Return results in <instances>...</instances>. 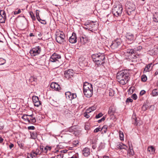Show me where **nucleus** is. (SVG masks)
Here are the masks:
<instances>
[{
	"label": "nucleus",
	"mask_w": 158,
	"mask_h": 158,
	"mask_svg": "<svg viewBox=\"0 0 158 158\" xmlns=\"http://www.w3.org/2000/svg\"><path fill=\"white\" fill-rule=\"evenodd\" d=\"M63 157V155L60 154L57 155L56 158H62Z\"/></svg>",
	"instance_id": "54"
},
{
	"label": "nucleus",
	"mask_w": 158,
	"mask_h": 158,
	"mask_svg": "<svg viewBox=\"0 0 158 158\" xmlns=\"http://www.w3.org/2000/svg\"><path fill=\"white\" fill-rule=\"evenodd\" d=\"M96 109V107L95 106H91L89 108L87 109L86 110L88 113H91L92 111Z\"/></svg>",
	"instance_id": "26"
},
{
	"label": "nucleus",
	"mask_w": 158,
	"mask_h": 158,
	"mask_svg": "<svg viewBox=\"0 0 158 158\" xmlns=\"http://www.w3.org/2000/svg\"><path fill=\"white\" fill-rule=\"evenodd\" d=\"M115 111L116 108L114 106H110L109 108L108 114L110 116L114 115L115 113Z\"/></svg>",
	"instance_id": "15"
},
{
	"label": "nucleus",
	"mask_w": 158,
	"mask_h": 158,
	"mask_svg": "<svg viewBox=\"0 0 158 158\" xmlns=\"http://www.w3.org/2000/svg\"><path fill=\"white\" fill-rule=\"evenodd\" d=\"M89 113H88V111H87V110H86L84 114V116L86 118H89L90 117L89 115Z\"/></svg>",
	"instance_id": "38"
},
{
	"label": "nucleus",
	"mask_w": 158,
	"mask_h": 158,
	"mask_svg": "<svg viewBox=\"0 0 158 158\" xmlns=\"http://www.w3.org/2000/svg\"><path fill=\"white\" fill-rule=\"evenodd\" d=\"M29 115L27 114H24L23 116H22V118L25 120H27L28 122V121H29V117H28V116H29Z\"/></svg>",
	"instance_id": "35"
},
{
	"label": "nucleus",
	"mask_w": 158,
	"mask_h": 158,
	"mask_svg": "<svg viewBox=\"0 0 158 158\" xmlns=\"http://www.w3.org/2000/svg\"><path fill=\"white\" fill-rule=\"evenodd\" d=\"M90 153V149L87 148H84L83 150V154L85 156H88Z\"/></svg>",
	"instance_id": "18"
},
{
	"label": "nucleus",
	"mask_w": 158,
	"mask_h": 158,
	"mask_svg": "<svg viewBox=\"0 0 158 158\" xmlns=\"http://www.w3.org/2000/svg\"><path fill=\"white\" fill-rule=\"evenodd\" d=\"M27 158H33V156L31 154H28L27 156Z\"/></svg>",
	"instance_id": "53"
},
{
	"label": "nucleus",
	"mask_w": 158,
	"mask_h": 158,
	"mask_svg": "<svg viewBox=\"0 0 158 158\" xmlns=\"http://www.w3.org/2000/svg\"><path fill=\"white\" fill-rule=\"evenodd\" d=\"M69 42L72 44H74L77 42V37L75 33L73 32L72 35L69 37Z\"/></svg>",
	"instance_id": "13"
},
{
	"label": "nucleus",
	"mask_w": 158,
	"mask_h": 158,
	"mask_svg": "<svg viewBox=\"0 0 158 158\" xmlns=\"http://www.w3.org/2000/svg\"><path fill=\"white\" fill-rule=\"evenodd\" d=\"M40 148L42 152L45 153L47 152L48 150H51V147L48 146H46V147L44 148L43 146L40 147Z\"/></svg>",
	"instance_id": "19"
},
{
	"label": "nucleus",
	"mask_w": 158,
	"mask_h": 158,
	"mask_svg": "<svg viewBox=\"0 0 158 158\" xmlns=\"http://www.w3.org/2000/svg\"><path fill=\"white\" fill-rule=\"evenodd\" d=\"M91 23V22H86L85 23V25H89V24H90V23Z\"/></svg>",
	"instance_id": "61"
},
{
	"label": "nucleus",
	"mask_w": 158,
	"mask_h": 158,
	"mask_svg": "<svg viewBox=\"0 0 158 158\" xmlns=\"http://www.w3.org/2000/svg\"><path fill=\"white\" fill-rule=\"evenodd\" d=\"M121 41L120 39H117L114 41L112 43L110 46L111 48L114 49L118 48L121 44Z\"/></svg>",
	"instance_id": "10"
},
{
	"label": "nucleus",
	"mask_w": 158,
	"mask_h": 158,
	"mask_svg": "<svg viewBox=\"0 0 158 158\" xmlns=\"http://www.w3.org/2000/svg\"><path fill=\"white\" fill-rule=\"evenodd\" d=\"M93 61L98 65L104 64L105 56L103 53H98L92 55L91 56Z\"/></svg>",
	"instance_id": "2"
},
{
	"label": "nucleus",
	"mask_w": 158,
	"mask_h": 158,
	"mask_svg": "<svg viewBox=\"0 0 158 158\" xmlns=\"http://www.w3.org/2000/svg\"><path fill=\"white\" fill-rule=\"evenodd\" d=\"M129 74L127 70L118 72L116 76L118 82L122 85L126 84L129 80Z\"/></svg>",
	"instance_id": "1"
},
{
	"label": "nucleus",
	"mask_w": 158,
	"mask_h": 158,
	"mask_svg": "<svg viewBox=\"0 0 158 158\" xmlns=\"http://www.w3.org/2000/svg\"><path fill=\"white\" fill-rule=\"evenodd\" d=\"M35 128L34 126H31L28 127V129L29 130H34Z\"/></svg>",
	"instance_id": "52"
},
{
	"label": "nucleus",
	"mask_w": 158,
	"mask_h": 158,
	"mask_svg": "<svg viewBox=\"0 0 158 158\" xmlns=\"http://www.w3.org/2000/svg\"><path fill=\"white\" fill-rule=\"evenodd\" d=\"M29 14L32 19L34 20H35V17L33 12H30Z\"/></svg>",
	"instance_id": "42"
},
{
	"label": "nucleus",
	"mask_w": 158,
	"mask_h": 158,
	"mask_svg": "<svg viewBox=\"0 0 158 158\" xmlns=\"http://www.w3.org/2000/svg\"><path fill=\"white\" fill-rule=\"evenodd\" d=\"M3 140V139L1 137H0V143H2Z\"/></svg>",
	"instance_id": "60"
},
{
	"label": "nucleus",
	"mask_w": 158,
	"mask_h": 158,
	"mask_svg": "<svg viewBox=\"0 0 158 158\" xmlns=\"http://www.w3.org/2000/svg\"><path fill=\"white\" fill-rule=\"evenodd\" d=\"M14 146V145L13 144L11 143L10 145H9V147L10 149H11L12 148H13Z\"/></svg>",
	"instance_id": "57"
},
{
	"label": "nucleus",
	"mask_w": 158,
	"mask_h": 158,
	"mask_svg": "<svg viewBox=\"0 0 158 158\" xmlns=\"http://www.w3.org/2000/svg\"><path fill=\"white\" fill-rule=\"evenodd\" d=\"M123 9L122 6L121 5L114 6L112 9V12L114 15L117 17L121 15Z\"/></svg>",
	"instance_id": "5"
},
{
	"label": "nucleus",
	"mask_w": 158,
	"mask_h": 158,
	"mask_svg": "<svg viewBox=\"0 0 158 158\" xmlns=\"http://www.w3.org/2000/svg\"><path fill=\"white\" fill-rule=\"evenodd\" d=\"M133 102V100L131 99L130 98H128L126 101V102Z\"/></svg>",
	"instance_id": "49"
},
{
	"label": "nucleus",
	"mask_w": 158,
	"mask_h": 158,
	"mask_svg": "<svg viewBox=\"0 0 158 158\" xmlns=\"http://www.w3.org/2000/svg\"><path fill=\"white\" fill-rule=\"evenodd\" d=\"M103 114H102V113H100L96 115L95 118H98L101 117L102 116H103Z\"/></svg>",
	"instance_id": "45"
},
{
	"label": "nucleus",
	"mask_w": 158,
	"mask_h": 158,
	"mask_svg": "<svg viewBox=\"0 0 158 158\" xmlns=\"http://www.w3.org/2000/svg\"><path fill=\"white\" fill-rule=\"evenodd\" d=\"M131 98L134 100H136L137 98V96L135 94H134L132 95Z\"/></svg>",
	"instance_id": "44"
},
{
	"label": "nucleus",
	"mask_w": 158,
	"mask_h": 158,
	"mask_svg": "<svg viewBox=\"0 0 158 158\" xmlns=\"http://www.w3.org/2000/svg\"><path fill=\"white\" fill-rule=\"evenodd\" d=\"M147 80V77L145 75H143L141 77V80L143 82L146 81Z\"/></svg>",
	"instance_id": "37"
},
{
	"label": "nucleus",
	"mask_w": 158,
	"mask_h": 158,
	"mask_svg": "<svg viewBox=\"0 0 158 158\" xmlns=\"http://www.w3.org/2000/svg\"><path fill=\"white\" fill-rule=\"evenodd\" d=\"M130 145V144L129 143V150L128 151V154L129 155V156H133L134 154V151L133 150L131 146Z\"/></svg>",
	"instance_id": "21"
},
{
	"label": "nucleus",
	"mask_w": 158,
	"mask_h": 158,
	"mask_svg": "<svg viewBox=\"0 0 158 158\" xmlns=\"http://www.w3.org/2000/svg\"><path fill=\"white\" fill-rule=\"evenodd\" d=\"M126 37V41L128 44H131L133 43L135 40L133 34L130 32L127 33Z\"/></svg>",
	"instance_id": "8"
},
{
	"label": "nucleus",
	"mask_w": 158,
	"mask_h": 158,
	"mask_svg": "<svg viewBox=\"0 0 158 158\" xmlns=\"http://www.w3.org/2000/svg\"><path fill=\"white\" fill-rule=\"evenodd\" d=\"M146 92L144 90H141L140 93V95H143Z\"/></svg>",
	"instance_id": "51"
},
{
	"label": "nucleus",
	"mask_w": 158,
	"mask_h": 158,
	"mask_svg": "<svg viewBox=\"0 0 158 158\" xmlns=\"http://www.w3.org/2000/svg\"><path fill=\"white\" fill-rule=\"evenodd\" d=\"M29 36L30 37L31 36H34L35 35H33L32 33H30L29 34Z\"/></svg>",
	"instance_id": "62"
},
{
	"label": "nucleus",
	"mask_w": 158,
	"mask_h": 158,
	"mask_svg": "<svg viewBox=\"0 0 158 158\" xmlns=\"http://www.w3.org/2000/svg\"><path fill=\"white\" fill-rule=\"evenodd\" d=\"M6 18V14L4 10H1L0 11V23H4L5 22Z\"/></svg>",
	"instance_id": "12"
},
{
	"label": "nucleus",
	"mask_w": 158,
	"mask_h": 158,
	"mask_svg": "<svg viewBox=\"0 0 158 158\" xmlns=\"http://www.w3.org/2000/svg\"><path fill=\"white\" fill-rule=\"evenodd\" d=\"M67 152V150H64L61 151V153H65Z\"/></svg>",
	"instance_id": "63"
},
{
	"label": "nucleus",
	"mask_w": 158,
	"mask_h": 158,
	"mask_svg": "<svg viewBox=\"0 0 158 158\" xmlns=\"http://www.w3.org/2000/svg\"><path fill=\"white\" fill-rule=\"evenodd\" d=\"M139 56V55H136L135 53L134 52V53H133L132 56H130L129 57H128L129 58H133L134 59H136L138 58V57Z\"/></svg>",
	"instance_id": "32"
},
{
	"label": "nucleus",
	"mask_w": 158,
	"mask_h": 158,
	"mask_svg": "<svg viewBox=\"0 0 158 158\" xmlns=\"http://www.w3.org/2000/svg\"><path fill=\"white\" fill-rule=\"evenodd\" d=\"M61 58L60 55L56 53H54L50 57L49 62L52 63V64L55 65L56 67H58L60 64V60Z\"/></svg>",
	"instance_id": "4"
},
{
	"label": "nucleus",
	"mask_w": 158,
	"mask_h": 158,
	"mask_svg": "<svg viewBox=\"0 0 158 158\" xmlns=\"http://www.w3.org/2000/svg\"><path fill=\"white\" fill-rule=\"evenodd\" d=\"M117 147L118 148L120 149H126L127 148V146L122 143H119L118 144Z\"/></svg>",
	"instance_id": "20"
},
{
	"label": "nucleus",
	"mask_w": 158,
	"mask_h": 158,
	"mask_svg": "<svg viewBox=\"0 0 158 158\" xmlns=\"http://www.w3.org/2000/svg\"><path fill=\"white\" fill-rule=\"evenodd\" d=\"M71 93H72L70 92H67L65 93V94L66 98L67 99H69V100Z\"/></svg>",
	"instance_id": "31"
},
{
	"label": "nucleus",
	"mask_w": 158,
	"mask_h": 158,
	"mask_svg": "<svg viewBox=\"0 0 158 158\" xmlns=\"http://www.w3.org/2000/svg\"><path fill=\"white\" fill-rule=\"evenodd\" d=\"M71 158H77V157L76 156L74 155Z\"/></svg>",
	"instance_id": "64"
},
{
	"label": "nucleus",
	"mask_w": 158,
	"mask_h": 158,
	"mask_svg": "<svg viewBox=\"0 0 158 158\" xmlns=\"http://www.w3.org/2000/svg\"><path fill=\"white\" fill-rule=\"evenodd\" d=\"M21 12V11L20 9H19L18 11H15L14 12V14L15 15L19 14Z\"/></svg>",
	"instance_id": "46"
},
{
	"label": "nucleus",
	"mask_w": 158,
	"mask_h": 158,
	"mask_svg": "<svg viewBox=\"0 0 158 158\" xmlns=\"http://www.w3.org/2000/svg\"><path fill=\"white\" fill-rule=\"evenodd\" d=\"M92 147L93 149H95L97 147L96 145V144L95 143H92Z\"/></svg>",
	"instance_id": "50"
},
{
	"label": "nucleus",
	"mask_w": 158,
	"mask_h": 158,
	"mask_svg": "<svg viewBox=\"0 0 158 158\" xmlns=\"http://www.w3.org/2000/svg\"><path fill=\"white\" fill-rule=\"evenodd\" d=\"M83 93L85 97H91L93 94V90L91 84L85 82L83 84Z\"/></svg>",
	"instance_id": "3"
},
{
	"label": "nucleus",
	"mask_w": 158,
	"mask_h": 158,
	"mask_svg": "<svg viewBox=\"0 0 158 158\" xmlns=\"http://www.w3.org/2000/svg\"><path fill=\"white\" fill-rule=\"evenodd\" d=\"M42 22H40L41 23L43 24H45L46 23V22L45 20H41Z\"/></svg>",
	"instance_id": "55"
},
{
	"label": "nucleus",
	"mask_w": 158,
	"mask_h": 158,
	"mask_svg": "<svg viewBox=\"0 0 158 158\" xmlns=\"http://www.w3.org/2000/svg\"><path fill=\"white\" fill-rule=\"evenodd\" d=\"M101 128L100 127H98L96 128L94 131V132L95 133H97L99 131H101Z\"/></svg>",
	"instance_id": "47"
},
{
	"label": "nucleus",
	"mask_w": 158,
	"mask_h": 158,
	"mask_svg": "<svg viewBox=\"0 0 158 158\" xmlns=\"http://www.w3.org/2000/svg\"><path fill=\"white\" fill-rule=\"evenodd\" d=\"M134 116H133L132 117L133 124L136 125H138V123L137 118L135 116V117H134Z\"/></svg>",
	"instance_id": "27"
},
{
	"label": "nucleus",
	"mask_w": 158,
	"mask_h": 158,
	"mask_svg": "<svg viewBox=\"0 0 158 158\" xmlns=\"http://www.w3.org/2000/svg\"><path fill=\"white\" fill-rule=\"evenodd\" d=\"M65 36L63 32H59L56 35V42L59 44H62L65 41Z\"/></svg>",
	"instance_id": "6"
},
{
	"label": "nucleus",
	"mask_w": 158,
	"mask_h": 158,
	"mask_svg": "<svg viewBox=\"0 0 158 158\" xmlns=\"http://www.w3.org/2000/svg\"><path fill=\"white\" fill-rule=\"evenodd\" d=\"M148 151L150 152V154H153L155 152V149L153 146H151L148 148Z\"/></svg>",
	"instance_id": "23"
},
{
	"label": "nucleus",
	"mask_w": 158,
	"mask_h": 158,
	"mask_svg": "<svg viewBox=\"0 0 158 158\" xmlns=\"http://www.w3.org/2000/svg\"><path fill=\"white\" fill-rule=\"evenodd\" d=\"M142 48V47L139 46L137 48V49L135 48L134 49H128L126 53H125V55H127L129 57L130 56H132L133 53L135 52L136 51H138Z\"/></svg>",
	"instance_id": "11"
},
{
	"label": "nucleus",
	"mask_w": 158,
	"mask_h": 158,
	"mask_svg": "<svg viewBox=\"0 0 158 158\" xmlns=\"http://www.w3.org/2000/svg\"><path fill=\"white\" fill-rule=\"evenodd\" d=\"M64 75L65 77L71 81L73 77L74 73L73 70L72 69H69L64 72Z\"/></svg>",
	"instance_id": "9"
},
{
	"label": "nucleus",
	"mask_w": 158,
	"mask_h": 158,
	"mask_svg": "<svg viewBox=\"0 0 158 158\" xmlns=\"http://www.w3.org/2000/svg\"><path fill=\"white\" fill-rule=\"evenodd\" d=\"M17 143L18 145L22 149H23L24 148L23 147L24 144L23 143L20 142V141H19Z\"/></svg>",
	"instance_id": "36"
},
{
	"label": "nucleus",
	"mask_w": 158,
	"mask_h": 158,
	"mask_svg": "<svg viewBox=\"0 0 158 158\" xmlns=\"http://www.w3.org/2000/svg\"><path fill=\"white\" fill-rule=\"evenodd\" d=\"M32 99L34 103L39 101V98L35 96H34L33 97Z\"/></svg>",
	"instance_id": "28"
},
{
	"label": "nucleus",
	"mask_w": 158,
	"mask_h": 158,
	"mask_svg": "<svg viewBox=\"0 0 158 158\" xmlns=\"http://www.w3.org/2000/svg\"><path fill=\"white\" fill-rule=\"evenodd\" d=\"M107 128H108L107 126L105 125H104L102 127V129L101 128V131L102 130V131H104L105 133H106V131L107 130Z\"/></svg>",
	"instance_id": "29"
},
{
	"label": "nucleus",
	"mask_w": 158,
	"mask_h": 158,
	"mask_svg": "<svg viewBox=\"0 0 158 158\" xmlns=\"http://www.w3.org/2000/svg\"><path fill=\"white\" fill-rule=\"evenodd\" d=\"M6 63V60L2 58H0V65Z\"/></svg>",
	"instance_id": "40"
},
{
	"label": "nucleus",
	"mask_w": 158,
	"mask_h": 158,
	"mask_svg": "<svg viewBox=\"0 0 158 158\" xmlns=\"http://www.w3.org/2000/svg\"><path fill=\"white\" fill-rule=\"evenodd\" d=\"M148 106L146 105H143L142 107V110L143 111H145L148 108Z\"/></svg>",
	"instance_id": "43"
},
{
	"label": "nucleus",
	"mask_w": 158,
	"mask_h": 158,
	"mask_svg": "<svg viewBox=\"0 0 158 158\" xmlns=\"http://www.w3.org/2000/svg\"><path fill=\"white\" fill-rule=\"evenodd\" d=\"M41 51V48L40 46H36L33 48L30 51L32 56H35L39 55Z\"/></svg>",
	"instance_id": "7"
},
{
	"label": "nucleus",
	"mask_w": 158,
	"mask_h": 158,
	"mask_svg": "<svg viewBox=\"0 0 158 158\" xmlns=\"http://www.w3.org/2000/svg\"><path fill=\"white\" fill-rule=\"evenodd\" d=\"M37 134V133L34 131L32 132H31V136L32 138L35 139L36 138Z\"/></svg>",
	"instance_id": "25"
},
{
	"label": "nucleus",
	"mask_w": 158,
	"mask_h": 158,
	"mask_svg": "<svg viewBox=\"0 0 158 158\" xmlns=\"http://www.w3.org/2000/svg\"><path fill=\"white\" fill-rule=\"evenodd\" d=\"M105 118L106 117L104 116L101 119L99 120L98 122V123H100L102 121H104L105 120Z\"/></svg>",
	"instance_id": "48"
},
{
	"label": "nucleus",
	"mask_w": 158,
	"mask_h": 158,
	"mask_svg": "<svg viewBox=\"0 0 158 158\" xmlns=\"http://www.w3.org/2000/svg\"><path fill=\"white\" fill-rule=\"evenodd\" d=\"M76 97L77 95L76 94L71 93L70 97V98L69 100H71L73 99L76 98Z\"/></svg>",
	"instance_id": "33"
},
{
	"label": "nucleus",
	"mask_w": 158,
	"mask_h": 158,
	"mask_svg": "<svg viewBox=\"0 0 158 158\" xmlns=\"http://www.w3.org/2000/svg\"><path fill=\"white\" fill-rule=\"evenodd\" d=\"M32 153H33L34 154H35L36 155H38L39 154H41V153H36V152H34V151L32 152Z\"/></svg>",
	"instance_id": "56"
},
{
	"label": "nucleus",
	"mask_w": 158,
	"mask_h": 158,
	"mask_svg": "<svg viewBox=\"0 0 158 158\" xmlns=\"http://www.w3.org/2000/svg\"><path fill=\"white\" fill-rule=\"evenodd\" d=\"M153 19L154 21L155 22H158V13H155L153 15Z\"/></svg>",
	"instance_id": "24"
},
{
	"label": "nucleus",
	"mask_w": 158,
	"mask_h": 158,
	"mask_svg": "<svg viewBox=\"0 0 158 158\" xmlns=\"http://www.w3.org/2000/svg\"><path fill=\"white\" fill-rule=\"evenodd\" d=\"M33 115L32 114L31 115H29V122H31L32 123H35L36 122V120L35 118V117H33Z\"/></svg>",
	"instance_id": "22"
},
{
	"label": "nucleus",
	"mask_w": 158,
	"mask_h": 158,
	"mask_svg": "<svg viewBox=\"0 0 158 158\" xmlns=\"http://www.w3.org/2000/svg\"><path fill=\"white\" fill-rule=\"evenodd\" d=\"M34 105L35 106L37 107H39L40 105L41 104V102L40 101H39L36 102L34 103Z\"/></svg>",
	"instance_id": "41"
},
{
	"label": "nucleus",
	"mask_w": 158,
	"mask_h": 158,
	"mask_svg": "<svg viewBox=\"0 0 158 158\" xmlns=\"http://www.w3.org/2000/svg\"><path fill=\"white\" fill-rule=\"evenodd\" d=\"M75 126H73L70 127L68 130L69 132H72L75 131Z\"/></svg>",
	"instance_id": "30"
},
{
	"label": "nucleus",
	"mask_w": 158,
	"mask_h": 158,
	"mask_svg": "<svg viewBox=\"0 0 158 158\" xmlns=\"http://www.w3.org/2000/svg\"><path fill=\"white\" fill-rule=\"evenodd\" d=\"M88 39V36L84 35L80 37V41L82 45H84L87 42Z\"/></svg>",
	"instance_id": "14"
},
{
	"label": "nucleus",
	"mask_w": 158,
	"mask_h": 158,
	"mask_svg": "<svg viewBox=\"0 0 158 158\" xmlns=\"http://www.w3.org/2000/svg\"><path fill=\"white\" fill-rule=\"evenodd\" d=\"M153 66L152 63H151L147 65L144 69L143 73H145L151 70L152 69Z\"/></svg>",
	"instance_id": "16"
},
{
	"label": "nucleus",
	"mask_w": 158,
	"mask_h": 158,
	"mask_svg": "<svg viewBox=\"0 0 158 158\" xmlns=\"http://www.w3.org/2000/svg\"><path fill=\"white\" fill-rule=\"evenodd\" d=\"M38 11V10H36V17H37L38 16H39V13L38 12H37V11Z\"/></svg>",
	"instance_id": "59"
},
{
	"label": "nucleus",
	"mask_w": 158,
	"mask_h": 158,
	"mask_svg": "<svg viewBox=\"0 0 158 158\" xmlns=\"http://www.w3.org/2000/svg\"><path fill=\"white\" fill-rule=\"evenodd\" d=\"M119 135L120 140H123L124 135L123 132L120 131L119 133Z\"/></svg>",
	"instance_id": "39"
},
{
	"label": "nucleus",
	"mask_w": 158,
	"mask_h": 158,
	"mask_svg": "<svg viewBox=\"0 0 158 158\" xmlns=\"http://www.w3.org/2000/svg\"><path fill=\"white\" fill-rule=\"evenodd\" d=\"M157 89H154L152 92V94L153 96H156L158 95V93L156 91Z\"/></svg>",
	"instance_id": "34"
},
{
	"label": "nucleus",
	"mask_w": 158,
	"mask_h": 158,
	"mask_svg": "<svg viewBox=\"0 0 158 158\" xmlns=\"http://www.w3.org/2000/svg\"><path fill=\"white\" fill-rule=\"evenodd\" d=\"M51 87L52 89H54L56 90H58L59 88H60L59 85L56 83L52 82L51 84Z\"/></svg>",
	"instance_id": "17"
},
{
	"label": "nucleus",
	"mask_w": 158,
	"mask_h": 158,
	"mask_svg": "<svg viewBox=\"0 0 158 158\" xmlns=\"http://www.w3.org/2000/svg\"><path fill=\"white\" fill-rule=\"evenodd\" d=\"M36 18H37V20L39 22H40V21H41V20H42V19H40L39 16H38L37 17H36Z\"/></svg>",
	"instance_id": "58"
}]
</instances>
